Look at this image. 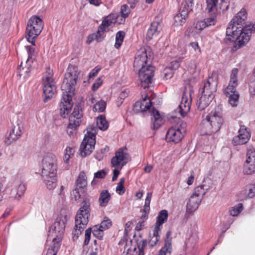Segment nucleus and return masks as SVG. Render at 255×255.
<instances>
[{
  "label": "nucleus",
  "instance_id": "obj_51",
  "mask_svg": "<svg viewBox=\"0 0 255 255\" xmlns=\"http://www.w3.org/2000/svg\"><path fill=\"white\" fill-rule=\"evenodd\" d=\"M125 182V178H121L116 187V191L119 195H123L125 192V188L124 186Z\"/></svg>",
  "mask_w": 255,
  "mask_h": 255
},
{
  "label": "nucleus",
  "instance_id": "obj_30",
  "mask_svg": "<svg viewBox=\"0 0 255 255\" xmlns=\"http://www.w3.org/2000/svg\"><path fill=\"white\" fill-rule=\"evenodd\" d=\"M127 155L126 154L124 153L123 149H120L116 153L115 156L112 159L111 163L113 166L119 165L122 161H124L127 158Z\"/></svg>",
  "mask_w": 255,
  "mask_h": 255
},
{
  "label": "nucleus",
  "instance_id": "obj_45",
  "mask_svg": "<svg viewBox=\"0 0 255 255\" xmlns=\"http://www.w3.org/2000/svg\"><path fill=\"white\" fill-rule=\"evenodd\" d=\"M125 36V33L123 31H119L117 32L116 36V42L115 44V47L116 48H119L122 45Z\"/></svg>",
  "mask_w": 255,
  "mask_h": 255
},
{
  "label": "nucleus",
  "instance_id": "obj_44",
  "mask_svg": "<svg viewBox=\"0 0 255 255\" xmlns=\"http://www.w3.org/2000/svg\"><path fill=\"white\" fill-rule=\"evenodd\" d=\"M189 50L194 55L198 56L201 53V49L197 42H190L189 44Z\"/></svg>",
  "mask_w": 255,
  "mask_h": 255
},
{
  "label": "nucleus",
  "instance_id": "obj_61",
  "mask_svg": "<svg viewBox=\"0 0 255 255\" xmlns=\"http://www.w3.org/2000/svg\"><path fill=\"white\" fill-rule=\"evenodd\" d=\"M91 232H92L91 228H88L85 231V239L84 241V244L85 245H88L89 244Z\"/></svg>",
  "mask_w": 255,
  "mask_h": 255
},
{
  "label": "nucleus",
  "instance_id": "obj_47",
  "mask_svg": "<svg viewBox=\"0 0 255 255\" xmlns=\"http://www.w3.org/2000/svg\"><path fill=\"white\" fill-rule=\"evenodd\" d=\"M207 189L204 188V185H200L195 188L193 195L200 197L202 199L203 196L205 194Z\"/></svg>",
  "mask_w": 255,
  "mask_h": 255
},
{
  "label": "nucleus",
  "instance_id": "obj_23",
  "mask_svg": "<svg viewBox=\"0 0 255 255\" xmlns=\"http://www.w3.org/2000/svg\"><path fill=\"white\" fill-rule=\"evenodd\" d=\"M201 200L200 197H197V196L192 195L187 204V211L191 213L196 210L201 202Z\"/></svg>",
  "mask_w": 255,
  "mask_h": 255
},
{
  "label": "nucleus",
  "instance_id": "obj_41",
  "mask_svg": "<svg viewBox=\"0 0 255 255\" xmlns=\"http://www.w3.org/2000/svg\"><path fill=\"white\" fill-rule=\"evenodd\" d=\"M82 116V111L80 109L79 107H76L74 109V110L69 117V121L73 118V120L75 122L78 121L79 124L81 123L80 118Z\"/></svg>",
  "mask_w": 255,
  "mask_h": 255
},
{
  "label": "nucleus",
  "instance_id": "obj_49",
  "mask_svg": "<svg viewBox=\"0 0 255 255\" xmlns=\"http://www.w3.org/2000/svg\"><path fill=\"white\" fill-rule=\"evenodd\" d=\"M193 5V0H185L184 2L182 4L180 9L187 10L188 14L189 12L192 10Z\"/></svg>",
  "mask_w": 255,
  "mask_h": 255
},
{
  "label": "nucleus",
  "instance_id": "obj_2",
  "mask_svg": "<svg viewBox=\"0 0 255 255\" xmlns=\"http://www.w3.org/2000/svg\"><path fill=\"white\" fill-rule=\"evenodd\" d=\"M80 71L78 68L73 65L70 64L67 68L61 89L63 91L62 99L60 104V114L68 115L71 109L72 97L74 95L75 86Z\"/></svg>",
  "mask_w": 255,
  "mask_h": 255
},
{
  "label": "nucleus",
  "instance_id": "obj_13",
  "mask_svg": "<svg viewBox=\"0 0 255 255\" xmlns=\"http://www.w3.org/2000/svg\"><path fill=\"white\" fill-rule=\"evenodd\" d=\"M136 71H138L139 79L141 87L146 88L151 84L155 68L150 64H148L146 67L141 68Z\"/></svg>",
  "mask_w": 255,
  "mask_h": 255
},
{
  "label": "nucleus",
  "instance_id": "obj_22",
  "mask_svg": "<svg viewBox=\"0 0 255 255\" xmlns=\"http://www.w3.org/2000/svg\"><path fill=\"white\" fill-rule=\"evenodd\" d=\"M150 113L152 128L153 129H157L163 124V118L160 115L159 112L155 109H153Z\"/></svg>",
  "mask_w": 255,
  "mask_h": 255
},
{
  "label": "nucleus",
  "instance_id": "obj_10",
  "mask_svg": "<svg viewBox=\"0 0 255 255\" xmlns=\"http://www.w3.org/2000/svg\"><path fill=\"white\" fill-rule=\"evenodd\" d=\"M66 222L67 217L65 216H61L56 219V221L49 230L47 243L51 241L53 242H55V241L60 242L61 241L63 234L65 231Z\"/></svg>",
  "mask_w": 255,
  "mask_h": 255
},
{
  "label": "nucleus",
  "instance_id": "obj_50",
  "mask_svg": "<svg viewBox=\"0 0 255 255\" xmlns=\"http://www.w3.org/2000/svg\"><path fill=\"white\" fill-rule=\"evenodd\" d=\"M103 33H101V34H98V31L96 33L91 34L88 36L87 42L90 44L94 40H96L98 42L101 41L103 39Z\"/></svg>",
  "mask_w": 255,
  "mask_h": 255
},
{
  "label": "nucleus",
  "instance_id": "obj_26",
  "mask_svg": "<svg viewBox=\"0 0 255 255\" xmlns=\"http://www.w3.org/2000/svg\"><path fill=\"white\" fill-rule=\"evenodd\" d=\"M188 15L187 10L180 9L179 12L174 16V24L177 26L182 25L186 22Z\"/></svg>",
  "mask_w": 255,
  "mask_h": 255
},
{
  "label": "nucleus",
  "instance_id": "obj_17",
  "mask_svg": "<svg viewBox=\"0 0 255 255\" xmlns=\"http://www.w3.org/2000/svg\"><path fill=\"white\" fill-rule=\"evenodd\" d=\"M218 82L217 78L209 77L207 82H206L203 88L199 90L202 94L209 95L211 97H214V93L216 92Z\"/></svg>",
  "mask_w": 255,
  "mask_h": 255
},
{
  "label": "nucleus",
  "instance_id": "obj_58",
  "mask_svg": "<svg viewBox=\"0 0 255 255\" xmlns=\"http://www.w3.org/2000/svg\"><path fill=\"white\" fill-rule=\"evenodd\" d=\"M130 12V9L128 8V6L127 5H123L121 7V14L122 17L124 18H126L128 16L129 13Z\"/></svg>",
  "mask_w": 255,
  "mask_h": 255
},
{
  "label": "nucleus",
  "instance_id": "obj_48",
  "mask_svg": "<svg viewBox=\"0 0 255 255\" xmlns=\"http://www.w3.org/2000/svg\"><path fill=\"white\" fill-rule=\"evenodd\" d=\"M183 59V57H178L171 61L167 66L175 71L179 67L180 63L182 61Z\"/></svg>",
  "mask_w": 255,
  "mask_h": 255
},
{
  "label": "nucleus",
  "instance_id": "obj_32",
  "mask_svg": "<svg viewBox=\"0 0 255 255\" xmlns=\"http://www.w3.org/2000/svg\"><path fill=\"white\" fill-rule=\"evenodd\" d=\"M73 119V118L69 121L67 126V132L70 136H73L76 133L77 128L80 124L78 121L75 122Z\"/></svg>",
  "mask_w": 255,
  "mask_h": 255
},
{
  "label": "nucleus",
  "instance_id": "obj_29",
  "mask_svg": "<svg viewBox=\"0 0 255 255\" xmlns=\"http://www.w3.org/2000/svg\"><path fill=\"white\" fill-rule=\"evenodd\" d=\"M111 196L107 190H103L100 194L99 203L101 207H105L111 200Z\"/></svg>",
  "mask_w": 255,
  "mask_h": 255
},
{
  "label": "nucleus",
  "instance_id": "obj_56",
  "mask_svg": "<svg viewBox=\"0 0 255 255\" xmlns=\"http://www.w3.org/2000/svg\"><path fill=\"white\" fill-rule=\"evenodd\" d=\"M81 198V195L79 191V189L76 187L73 189L71 193V199L72 200L77 201Z\"/></svg>",
  "mask_w": 255,
  "mask_h": 255
},
{
  "label": "nucleus",
  "instance_id": "obj_24",
  "mask_svg": "<svg viewBox=\"0 0 255 255\" xmlns=\"http://www.w3.org/2000/svg\"><path fill=\"white\" fill-rule=\"evenodd\" d=\"M213 98V97H211L209 95L201 94V96L198 100L197 103L198 109L201 111L204 110L209 105Z\"/></svg>",
  "mask_w": 255,
  "mask_h": 255
},
{
  "label": "nucleus",
  "instance_id": "obj_33",
  "mask_svg": "<svg viewBox=\"0 0 255 255\" xmlns=\"http://www.w3.org/2000/svg\"><path fill=\"white\" fill-rule=\"evenodd\" d=\"M25 190V185L22 183H20L15 189L12 190L11 196L15 199H19L23 194Z\"/></svg>",
  "mask_w": 255,
  "mask_h": 255
},
{
  "label": "nucleus",
  "instance_id": "obj_8",
  "mask_svg": "<svg viewBox=\"0 0 255 255\" xmlns=\"http://www.w3.org/2000/svg\"><path fill=\"white\" fill-rule=\"evenodd\" d=\"M43 28L42 19L36 15L30 18L27 22L26 31L27 40L35 45V39L40 34Z\"/></svg>",
  "mask_w": 255,
  "mask_h": 255
},
{
  "label": "nucleus",
  "instance_id": "obj_57",
  "mask_svg": "<svg viewBox=\"0 0 255 255\" xmlns=\"http://www.w3.org/2000/svg\"><path fill=\"white\" fill-rule=\"evenodd\" d=\"M112 225L111 220L107 218H105L104 220L101 222L99 227L105 230L108 229Z\"/></svg>",
  "mask_w": 255,
  "mask_h": 255
},
{
  "label": "nucleus",
  "instance_id": "obj_43",
  "mask_svg": "<svg viewBox=\"0 0 255 255\" xmlns=\"http://www.w3.org/2000/svg\"><path fill=\"white\" fill-rule=\"evenodd\" d=\"M133 243L136 245V248H138V255H144V250L147 244L146 241L140 240Z\"/></svg>",
  "mask_w": 255,
  "mask_h": 255
},
{
  "label": "nucleus",
  "instance_id": "obj_36",
  "mask_svg": "<svg viewBox=\"0 0 255 255\" xmlns=\"http://www.w3.org/2000/svg\"><path fill=\"white\" fill-rule=\"evenodd\" d=\"M160 231V229H156L154 227L153 230H152V236L150 235V239L149 241V244L151 246L153 247L155 246L156 243L159 240V232Z\"/></svg>",
  "mask_w": 255,
  "mask_h": 255
},
{
  "label": "nucleus",
  "instance_id": "obj_4",
  "mask_svg": "<svg viewBox=\"0 0 255 255\" xmlns=\"http://www.w3.org/2000/svg\"><path fill=\"white\" fill-rule=\"evenodd\" d=\"M223 123V119L220 108L218 107L204 119L199 126L202 135H211L219 130Z\"/></svg>",
  "mask_w": 255,
  "mask_h": 255
},
{
  "label": "nucleus",
  "instance_id": "obj_38",
  "mask_svg": "<svg viewBox=\"0 0 255 255\" xmlns=\"http://www.w3.org/2000/svg\"><path fill=\"white\" fill-rule=\"evenodd\" d=\"M125 248H127V255H136L137 254L136 245L133 244L131 240L129 241L128 243L127 242Z\"/></svg>",
  "mask_w": 255,
  "mask_h": 255
},
{
  "label": "nucleus",
  "instance_id": "obj_31",
  "mask_svg": "<svg viewBox=\"0 0 255 255\" xmlns=\"http://www.w3.org/2000/svg\"><path fill=\"white\" fill-rule=\"evenodd\" d=\"M168 216V212L166 210H161L158 215L154 227L160 229L161 226L166 222Z\"/></svg>",
  "mask_w": 255,
  "mask_h": 255
},
{
  "label": "nucleus",
  "instance_id": "obj_62",
  "mask_svg": "<svg viewBox=\"0 0 255 255\" xmlns=\"http://www.w3.org/2000/svg\"><path fill=\"white\" fill-rule=\"evenodd\" d=\"M100 70V68L96 67L94 69L92 72L89 73V77L90 78H93L96 76L98 73L99 71Z\"/></svg>",
  "mask_w": 255,
  "mask_h": 255
},
{
  "label": "nucleus",
  "instance_id": "obj_59",
  "mask_svg": "<svg viewBox=\"0 0 255 255\" xmlns=\"http://www.w3.org/2000/svg\"><path fill=\"white\" fill-rule=\"evenodd\" d=\"M206 26L205 25L204 20H199L195 24V28L198 30H202Z\"/></svg>",
  "mask_w": 255,
  "mask_h": 255
},
{
  "label": "nucleus",
  "instance_id": "obj_11",
  "mask_svg": "<svg viewBox=\"0 0 255 255\" xmlns=\"http://www.w3.org/2000/svg\"><path fill=\"white\" fill-rule=\"evenodd\" d=\"M53 76V71L48 68L43 77V100L44 102H46L51 99L56 91V84Z\"/></svg>",
  "mask_w": 255,
  "mask_h": 255
},
{
  "label": "nucleus",
  "instance_id": "obj_60",
  "mask_svg": "<svg viewBox=\"0 0 255 255\" xmlns=\"http://www.w3.org/2000/svg\"><path fill=\"white\" fill-rule=\"evenodd\" d=\"M106 174V172L104 170H101L95 173L94 178L102 179L105 177Z\"/></svg>",
  "mask_w": 255,
  "mask_h": 255
},
{
  "label": "nucleus",
  "instance_id": "obj_19",
  "mask_svg": "<svg viewBox=\"0 0 255 255\" xmlns=\"http://www.w3.org/2000/svg\"><path fill=\"white\" fill-rule=\"evenodd\" d=\"M185 74H190L189 78V81H194L195 79L198 76L200 70L197 67V64L195 60H190L186 63Z\"/></svg>",
  "mask_w": 255,
  "mask_h": 255
},
{
  "label": "nucleus",
  "instance_id": "obj_40",
  "mask_svg": "<svg viewBox=\"0 0 255 255\" xmlns=\"http://www.w3.org/2000/svg\"><path fill=\"white\" fill-rule=\"evenodd\" d=\"M244 207L242 203H239L237 205L230 208L229 213L232 216H237L243 210Z\"/></svg>",
  "mask_w": 255,
  "mask_h": 255
},
{
  "label": "nucleus",
  "instance_id": "obj_3",
  "mask_svg": "<svg viewBox=\"0 0 255 255\" xmlns=\"http://www.w3.org/2000/svg\"><path fill=\"white\" fill-rule=\"evenodd\" d=\"M57 159L55 155H45L42 161L41 176L43 182L49 190L55 188L57 185Z\"/></svg>",
  "mask_w": 255,
  "mask_h": 255
},
{
  "label": "nucleus",
  "instance_id": "obj_39",
  "mask_svg": "<svg viewBox=\"0 0 255 255\" xmlns=\"http://www.w3.org/2000/svg\"><path fill=\"white\" fill-rule=\"evenodd\" d=\"M26 50L28 53V57L26 61L28 63L30 62L33 63L35 60L36 57V53L35 52V48L31 46H26Z\"/></svg>",
  "mask_w": 255,
  "mask_h": 255
},
{
  "label": "nucleus",
  "instance_id": "obj_6",
  "mask_svg": "<svg viewBox=\"0 0 255 255\" xmlns=\"http://www.w3.org/2000/svg\"><path fill=\"white\" fill-rule=\"evenodd\" d=\"M239 70L233 68L230 75V80L228 87L224 90V94L228 98L229 103L233 107L238 105L239 94L236 90L238 85V74Z\"/></svg>",
  "mask_w": 255,
  "mask_h": 255
},
{
  "label": "nucleus",
  "instance_id": "obj_20",
  "mask_svg": "<svg viewBox=\"0 0 255 255\" xmlns=\"http://www.w3.org/2000/svg\"><path fill=\"white\" fill-rule=\"evenodd\" d=\"M151 106L149 98L146 96L142 101L136 102L133 107V111L136 113L145 112Z\"/></svg>",
  "mask_w": 255,
  "mask_h": 255
},
{
  "label": "nucleus",
  "instance_id": "obj_7",
  "mask_svg": "<svg viewBox=\"0 0 255 255\" xmlns=\"http://www.w3.org/2000/svg\"><path fill=\"white\" fill-rule=\"evenodd\" d=\"M87 129V133L85 135L80 148L81 155L83 157L90 155L94 150L96 144V135L98 130L94 126L88 127Z\"/></svg>",
  "mask_w": 255,
  "mask_h": 255
},
{
  "label": "nucleus",
  "instance_id": "obj_55",
  "mask_svg": "<svg viewBox=\"0 0 255 255\" xmlns=\"http://www.w3.org/2000/svg\"><path fill=\"white\" fill-rule=\"evenodd\" d=\"M247 196L249 198H253L255 196V184L250 185L246 187Z\"/></svg>",
  "mask_w": 255,
  "mask_h": 255
},
{
  "label": "nucleus",
  "instance_id": "obj_27",
  "mask_svg": "<svg viewBox=\"0 0 255 255\" xmlns=\"http://www.w3.org/2000/svg\"><path fill=\"white\" fill-rule=\"evenodd\" d=\"M115 22V20L112 18V15L108 16L103 20L100 25L98 30V33L99 34H101V33H104V31H106L108 28Z\"/></svg>",
  "mask_w": 255,
  "mask_h": 255
},
{
  "label": "nucleus",
  "instance_id": "obj_53",
  "mask_svg": "<svg viewBox=\"0 0 255 255\" xmlns=\"http://www.w3.org/2000/svg\"><path fill=\"white\" fill-rule=\"evenodd\" d=\"M213 14V15H212L210 17L207 18L203 20L206 27L211 26V25H214L216 23V15H215V14Z\"/></svg>",
  "mask_w": 255,
  "mask_h": 255
},
{
  "label": "nucleus",
  "instance_id": "obj_35",
  "mask_svg": "<svg viewBox=\"0 0 255 255\" xmlns=\"http://www.w3.org/2000/svg\"><path fill=\"white\" fill-rule=\"evenodd\" d=\"M97 125L98 128L102 130H106L109 127V123L106 120L105 117L100 115L97 117Z\"/></svg>",
  "mask_w": 255,
  "mask_h": 255
},
{
  "label": "nucleus",
  "instance_id": "obj_16",
  "mask_svg": "<svg viewBox=\"0 0 255 255\" xmlns=\"http://www.w3.org/2000/svg\"><path fill=\"white\" fill-rule=\"evenodd\" d=\"M246 156L244 172L247 174H251L255 171V149H248Z\"/></svg>",
  "mask_w": 255,
  "mask_h": 255
},
{
  "label": "nucleus",
  "instance_id": "obj_1",
  "mask_svg": "<svg viewBox=\"0 0 255 255\" xmlns=\"http://www.w3.org/2000/svg\"><path fill=\"white\" fill-rule=\"evenodd\" d=\"M191 90H186L182 95L180 104L175 110V122L176 125L169 128L166 133V138L170 141L177 142L183 137V134L186 131V124L177 117L178 115L184 117L190 111L191 103Z\"/></svg>",
  "mask_w": 255,
  "mask_h": 255
},
{
  "label": "nucleus",
  "instance_id": "obj_34",
  "mask_svg": "<svg viewBox=\"0 0 255 255\" xmlns=\"http://www.w3.org/2000/svg\"><path fill=\"white\" fill-rule=\"evenodd\" d=\"M87 184V176L84 172H80L76 181L77 187L79 188H83L86 187Z\"/></svg>",
  "mask_w": 255,
  "mask_h": 255
},
{
  "label": "nucleus",
  "instance_id": "obj_54",
  "mask_svg": "<svg viewBox=\"0 0 255 255\" xmlns=\"http://www.w3.org/2000/svg\"><path fill=\"white\" fill-rule=\"evenodd\" d=\"M174 71L167 66L163 71L164 78L166 80L170 79L173 76Z\"/></svg>",
  "mask_w": 255,
  "mask_h": 255
},
{
  "label": "nucleus",
  "instance_id": "obj_63",
  "mask_svg": "<svg viewBox=\"0 0 255 255\" xmlns=\"http://www.w3.org/2000/svg\"><path fill=\"white\" fill-rule=\"evenodd\" d=\"M102 83V81L99 78L96 83H94L92 86V89L93 90H97L100 85H101Z\"/></svg>",
  "mask_w": 255,
  "mask_h": 255
},
{
  "label": "nucleus",
  "instance_id": "obj_42",
  "mask_svg": "<svg viewBox=\"0 0 255 255\" xmlns=\"http://www.w3.org/2000/svg\"><path fill=\"white\" fill-rule=\"evenodd\" d=\"M51 241L52 245H50V248H48L46 255H56L60 247V242L57 241H55V242Z\"/></svg>",
  "mask_w": 255,
  "mask_h": 255
},
{
  "label": "nucleus",
  "instance_id": "obj_21",
  "mask_svg": "<svg viewBox=\"0 0 255 255\" xmlns=\"http://www.w3.org/2000/svg\"><path fill=\"white\" fill-rule=\"evenodd\" d=\"M162 29V24L158 21L152 22L148 28L146 34V39L151 40L156 37Z\"/></svg>",
  "mask_w": 255,
  "mask_h": 255
},
{
  "label": "nucleus",
  "instance_id": "obj_25",
  "mask_svg": "<svg viewBox=\"0 0 255 255\" xmlns=\"http://www.w3.org/2000/svg\"><path fill=\"white\" fill-rule=\"evenodd\" d=\"M152 193L148 192L147 193L146 199L145 200L144 205L142 209V214L140 218V220H144L145 221L148 217V215L150 211V203L151 200Z\"/></svg>",
  "mask_w": 255,
  "mask_h": 255
},
{
  "label": "nucleus",
  "instance_id": "obj_52",
  "mask_svg": "<svg viewBox=\"0 0 255 255\" xmlns=\"http://www.w3.org/2000/svg\"><path fill=\"white\" fill-rule=\"evenodd\" d=\"M103 231L102 228L96 226L92 228V233L94 236L101 239L103 237Z\"/></svg>",
  "mask_w": 255,
  "mask_h": 255
},
{
  "label": "nucleus",
  "instance_id": "obj_14",
  "mask_svg": "<svg viewBox=\"0 0 255 255\" xmlns=\"http://www.w3.org/2000/svg\"><path fill=\"white\" fill-rule=\"evenodd\" d=\"M206 10L212 14L224 12L230 6L229 0H206Z\"/></svg>",
  "mask_w": 255,
  "mask_h": 255
},
{
  "label": "nucleus",
  "instance_id": "obj_46",
  "mask_svg": "<svg viewBox=\"0 0 255 255\" xmlns=\"http://www.w3.org/2000/svg\"><path fill=\"white\" fill-rule=\"evenodd\" d=\"M106 107V103L103 100H100L96 103L93 107V111L98 112H103L105 111Z\"/></svg>",
  "mask_w": 255,
  "mask_h": 255
},
{
  "label": "nucleus",
  "instance_id": "obj_18",
  "mask_svg": "<svg viewBox=\"0 0 255 255\" xmlns=\"http://www.w3.org/2000/svg\"><path fill=\"white\" fill-rule=\"evenodd\" d=\"M250 137V129L242 126L239 130V135L234 137L233 142L235 145L243 144L247 143Z\"/></svg>",
  "mask_w": 255,
  "mask_h": 255
},
{
  "label": "nucleus",
  "instance_id": "obj_9",
  "mask_svg": "<svg viewBox=\"0 0 255 255\" xmlns=\"http://www.w3.org/2000/svg\"><path fill=\"white\" fill-rule=\"evenodd\" d=\"M247 19V12L246 10L243 8L238 12L237 15L231 20L227 28L226 34L227 36H235L238 34V29L244 28L246 25Z\"/></svg>",
  "mask_w": 255,
  "mask_h": 255
},
{
  "label": "nucleus",
  "instance_id": "obj_28",
  "mask_svg": "<svg viewBox=\"0 0 255 255\" xmlns=\"http://www.w3.org/2000/svg\"><path fill=\"white\" fill-rule=\"evenodd\" d=\"M32 64L30 62L28 63L27 61H25V63L21 62L18 68L19 75L20 77L26 78L28 77Z\"/></svg>",
  "mask_w": 255,
  "mask_h": 255
},
{
  "label": "nucleus",
  "instance_id": "obj_64",
  "mask_svg": "<svg viewBox=\"0 0 255 255\" xmlns=\"http://www.w3.org/2000/svg\"><path fill=\"white\" fill-rule=\"evenodd\" d=\"M128 94H129V91L128 90H125L122 91L120 93L119 97L121 99H123L124 100V99L128 96Z\"/></svg>",
  "mask_w": 255,
  "mask_h": 255
},
{
  "label": "nucleus",
  "instance_id": "obj_37",
  "mask_svg": "<svg viewBox=\"0 0 255 255\" xmlns=\"http://www.w3.org/2000/svg\"><path fill=\"white\" fill-rule=\"evenodd\" d=\"M172 252V246L171 242H165V245L159 251L158 255H171Z\"/></svg>",
  "mask_w": 255,
  "mask_h": 255
},
{
  "label": "nucleus",
  "instance_id": "obj_5",
  "mask_svg": "<svg viewBox=\"0 0 255 255\" xmlns=\"http://www.w3.org/2000/svg\"><path fill=\"white\" fill-rule=\"evenodd\" d=\"M90 206L89 200H84L77 213L75 217V225L72 232L73 238L74 240L78 239L89 222Z\"/></svg>",
  "mask_w": 255,
  "mask_h": 255
},
{
  "label": "nucleus",
  "instance_id": "obj_15",
  "mask_svg": "<svg viewBox=\"0 0 255 255\" xmlns=\"http://www.w3.org/2000/svg\"><path fill=\"white\" fill-rule=\"evenodd\" d=\"M23 130V126L21 123H18L14 125L12 128L6 133L4 139L5 144L9 145L17 140L22 135Z\"/></svg>",
  "mask_w": 255,
  "mask_h": 255
},
{
  "label": "nucleus",
  "instance_id": "obj_12",
  "mask_svg": "<svg viewBox=\"0 0 255 255\" xmlns=\"http://www.w3.org/2000/svg\"><path fill=\"white\" fill-rule=\"evenodd\" d=\"M151 54L149 47H141L137 51L135 57L133 66L137 70L150 64Z\"/></svg>",
  "mask_w": 255,
  "mask_h": 255
}]
</instances>
